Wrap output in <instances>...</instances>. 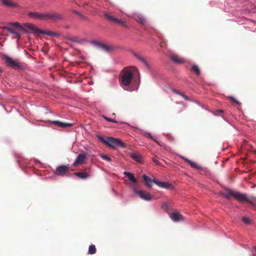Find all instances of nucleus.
Returning <instances> with one entry per match:
<instances>
[{
  "label": "nucleus",
  "mask_w": 256,
  "mask_h": 256,
  "mask_svg": "<svg viewBox=\"0 0 256 256\" xmlns=\"http://www.w3.org/2000/svg\"><path fill=\"white\" fill-rule=\"evenodd\" d=\"M10 25L14 26L17 28H18L21 30H23L26 33H28L30 32V31H28L27 30H26L24 26H22L18 22H10Z\"/></svg>",
  "instance_id": "obj_24"
},
{
  "label": "nucleus",
  "mask_w": 256,
  "mask_h": 256,
  "mask_svg": "<svg viewBox=\"0 0 256 256\" xmlns=\"http://www.w3.org/2000/svg\"><path fill=\"white\" fill-rule=\"evenodd\" d=\"M66 28H69V26H66Z\"/></svg>",
  "instance_id": "obj_48"
},
{
  "label": "nucleus",
  "mask_w": 256,
  "mask_h": 256,
  "mask_svg": "<svg viewBox=\"0 0 256 256\" xmlns=\"http://www.w3.org/2000/svg\"><path fill=\"white\" fill-rule=\"evenodd\" d=\"M144 136L146 138H150L153 140V138H152V134H150V132H145L144 134Z\"/></svg>",
  "instance_id": "obj_37"
},
{
  "label": "nucleus",
  "mask_w": 256,
  "mask_h": 256,
  "mask_svg": "<svg viewBox=\"0 0 256 256\" xmlns=\"http://www.w3.org/2000/svg\"><path fill=\"white\" fill-rule=\"evenodd\" d=\"M2 3L4 6L10 8H20L19 4L14 0H2Z\"/></svg>",
  "instance_id": "obj_9"
},
{
  "label": "nucleus",
  "mask_w": 256,
  "mask_h": 256,
  "mask_svg": "<svg viewBox=\"0 0 256 256\" xmlns=\"http://www.w3.org/2000/svg\"><path fill=\"white\" fill-rule=\"evenodd\" d=\"M98 140L104 145L112 148H115L119 146L122 148L125 147L124 143L120 139L115 138L112 137L104 138L102 136H98Z\"/></svg>",
  "instance_id": "obj_2"
},
{
  "label": "nucleus",
  "mask_w": 256,
  "mask_h": 256,
  "mask_svg": "<svg viewBox=\"0 0 256 256\" xmlns=\"http://www.w3.org/2000/svg\"><path fill=\"white\" fill-rule=\"evenodd\" d=\"M104 118L106 120H108V122H117L116 121V120H112V119L110 118H108V117H107L106 116H104Z\"/></svg>",
  "instance_id": "obj_35"
},
{
  "label": "nucleus",
  "mask_w": 256,
  "mask_h": 256,
  "mask_svg": "<svg viewBox=\"0 0 256 256\" xmlns=\"http://www.w3.org/2000/svg\"><path fill=\"white\" fill-rule=\"evenodd\" d=\"M38 34H42L50 36L58 37L60 36V34L58 32H53L50 30H40Z\"/></svg>",
  "instance_id": "obj_20"
},
{
  "label": "nucleus",
  "mask_w": 256,
  "mask_h": 256,
  "mask_svg": "<svg viewBox=\"0 0 256 256\" xmlns=\"http://www.w3.org/2000/svg\"><path fill=\"white\" fill-rule=\"evenodd\" d=\"M152 160L153 162H154L155 164H157V165H158V166H160V165H161V164H160V163L159 162V161H158V160H156V158H152Z\"/></svg>",
  "instance_id": "obj_36"
},
{
  "label": "nucleus",
  "mask_w": 256,
  "mask_h": 256,
  "mask_svg": "<svg viewBox=\"0 0 256 256\" xmlns=\"http://www.w3.org/2000/svg\"><path fill=\"white\" fill-rule=\"evenodd\" d=\"M180 158L184 160L185 162H187L192 168H194L197 170H201L202 169V168L197 163L188 160L184 156H182Z\"/></svg>",
  "instance_id": "obj_15"
},
{
  "label": "nucleus",
  "mask_w": 256,
  "mask_h": 256,
  "mask_svg": "<svg viewBox=\"0 0 256 256\" xmlns=\"http://www.w3.org/2000/svg\"><path fill=\"white\" fill-rule=\"evenodd\" d=\"M171 60L176 64H182L186 62V60L176 54H172L170 56Z\"/></svg>",
  "instance_id": "obj_14"
},
{
  "label": "nucleus",
  "mask_w": 256,
  "mask_h": 256,
  "mask_svg": "<svg viewBox=\"0 0 256 256\" xmlns=\"http://www.w3.org/2000/svg\"><path fill=\"white\" fill-rule=\"evenodd\" d=\"M79 16L82 20H88V18L87 17H86V16H84V15L82 14H80V15Z\"/></svg>",
  "instance_id": "obj_38"
},
{
  "label": "nucleus",
  "mask_w": 256,
  "mask_h": 256,
  "mask_svg": "<svg viewBox=\"0 0 256 256\" xmlns=\"http://www.w3.org/2000/svg\"><path fill=\"white\" fill-rule=\"evenodd\" d=\"M4 58L8 66L11 67L14 69L22 68V66L18 60H14L8 56H4Z\"/></svg>",
  "instance_id": "obj_6"
},
{
  "label": "nucleus",
  "mask_w": 256,
  "mask_h": 256,
  "mask_svg": "<svg viewBox=\"0 0 256 256\" xmlns=\"http://www.w3.org/2000/svg\"><path fill=\"white\" fill-rule=\"evenodd\" d=\"M91 43L92 44H93L94 45H95L96 46H98V47H100V45H101V43L99 42H98V41H96V40H93L91 42Z\"/></svg>",
  "instance_id": "obj_34"
},
{
  "label": "nucleus",
  "mask_w": 256,
  "mask_h": 256,
  "mask_svg": "<svg viewBox=\"0 0 256 256\" xmlns=\"http://www.w3.org/2000/svg\"><path fill=\"white\" fill-rule=\"evenodd\" d=\"M253 256H256V254H254L253 255Z\"/></svg>",
  "instance_id": "obj_49"
},
{
  "label": "nucleus",
  "mask_w": 256,
  "mask_h": 256,
  "mask_svg": "<svg viewBox=\"0 0 256 256\" xmlns=\"http://www.w3.org/2000/svg\"><path fill=\"white\" fill-rule=\"evenodd\" d=\"M229 98L230 100H232V102H233L235 104H237V105H238V106H240V103L237 100H236V99H234V98L232 96H230L229 97Z\"/></svg>",
  "instance_id": "obj_32"
},
{
  "label": "nucleus",
  "mask_w": 256,
  "mask_h": 256,
  "mask_svg": "<svg viewBox=\"0 0 256 256\" xmlns=\"http://www.w3.org/2000/svg\"><path fill=\"white\" fill-rule=\"evenodd\" d=\"M134 192L138 194L142 200H150L152 198V196L148 192L144 190H136L134 188Z\"/></svg>",
  "instance_id": "obj_8"
},
{
  "label": "nucleus",
  "mask_w": 256,
  "mask_h": 256,
  "mask_svg": "<svg viewBox=\"0 0 256 256\" xmlns=\"http://www.w3.org/2000/svg\"><path fill=\"white\" fill-rule=\"evenodd\" d=\"M100 48L102 50L107 52H109L112 50V47H111L110 46L103 44H101Z\"/></svg>",
  "instance_id": "obj_27"
},
{
  "label": "nucleus",
  "mask_w": 256,
  "mask_h": 256,
  "mask_svg": "<svg viewBox=\"0 0 256 256\" xmlns=\"http://www.w3.org/2000/svg\"><path fill=\"white\" fill-rule=\"evenodd\" d=\"M72 12L74 14H76V15H78V16H80V14L81 13H80V12H78V11L77 10H72Z\"/></svg>",
  "instance_id": "obj_39"
},
{
  "label": "nucleus",
  "mask_w": 256,
  "mask_h": 256,
  "mask_svg": "<svg viewBox=\"0 0 256 256\" xmlns=\"http://www.w3.org/2000/svg\"><path fill=\"white\" fill-rule=\"evenodd\" d=\"M24 27L28 31H30V32H33L34 34H38L40 29H38L34 24L30 23H24Z\"/></svg>",
  "instance_id": "obj_12"
},
{
  "label": "nucleus",
  "mask_w": 256,
  "mask_h": 256,
  "mask_svg": "<svg viewBox=\"0 0 256 256\" xmlns=\"http://www.w3.org/2000/svg\"><path fill=\"white\" fill-rule=\"evenodd\" d=\"M70 40L74 42H78L77 38L76 37H72Z\"/></svg>",
  "instance_id": "obj_41"
},
{
  "label": "nucleus",
  "mask_w": 256,
  "mask_h": 256,
  "mask_svg": "<svg viewBox=\"0 0 256 256\" xmlns=\"http://www.w3.org/2000/svg\"><path fill=\"white\" fill-rule=\"evenodd\" d=\"M172 92H174V94H178V95L180 94V92H178V90H175V89H172Z\"/></svg>",
  "instance_id": "obj_40"
},
{
  "label": "nucleus",
  "mask_w": 256,
  "mask_h": 256,
  "mask_svg": "<svg viewBox=\"0 0 256 256\" xmlns=\"http://www.w3.org/2000/svg\"><path fill=\"white\" fill-rule=\"evenodd\" d=\"M100 157L104 160H107L108 162H110L111 161V158L110 157L108 156H105V155H103V154H102L100 155Z\"/></svg>",
  "instance_id": "obj_33"
},
{
  "label": "nucleus",
  "mask_w": 256,
  "mask_h": 256,
  "mask_svg": "<svg viewBox=\"0 0 256 256\" xmlns=\"http://www.w3.org/2000/svg\"><path fill=\"white\" fill-rule=\"evenodd\" d=\"M242 222L245 224H252V220L248 217L246 216H243L242 218Z\"/></svg>",
  "instance_id": "obj_31"
},
{
  "label": "nucleus",
  "mask_w": 256,
  "mask_h": 256,
  "mask_svg": "<svg viewBox=\"0 0 256 256\" xmlns=\"http://www.w3.org/2000/svg\"><path fill=\"white\" fill-rule=\"evenodd\" d=\"M184 98L186 100H188V101L190 100V98H189L188 96H186V95H185V96L184 97Z\"/></svg>",
  "instance_id": "obj_42"
},
{
  "label": "nucleus",
  "mask_w": 256,
  "mask_h": 256,
  "mask_svg": "<svg viewBox=\"0 0 256 256\" xmlns=\"http://www.w3.org/2000/svg\"><path fill=\"white\" fill-rule=\"evenodd\" d=\"M216 112H223V111L222 110H218L216 111Z\"/></svg>",
  "instance_id": "obj_44"
},
{
  "label": "nucleus",
  "mask_w": 256,
  "mask_h": 256,
  "mask_svg": "<svg viewBox=\"0 0 256 256\" xmlns=\"http://www.w3.org/2000/svg\"><path fill=\"white\" fill-rule=\"evenodd\" d=\"M256 154V150H255Z\"/></svg>",
  "instance_id": "obj_51"
},
{
  "label": "nucleus",
  "mask_w": 256,
  "mask_h": 256,
  "mask_svg": "<svg viewBox=\"0 0 256 256\" xmlns=\"http://www.w3.org/2000/svg\"><path fill=\"white\" fill-rule=\"evenodd\" d=\"M134 56L140 62H142L146 66L148 67V64L146 60L138 54H134Z\"/></svg>",
  "instance_id": "obj_29"
},
{
  "label": "nucleus",
  "mask_w": 256,
  "mask_h": 256,
  "mask_svg": "<svg viewBox=\"0 0 256 256\" xmlns=\"http://www.w3.org/2000/svg\"><path fill=\"white\" fill-rule=\"evenodd\" d=\"M96 252V248L94 245L92 244L89 246L88 253L90 254H94Z\"/></svg>",
  "instance_id": "obj_30"
},
{
  "label": "nucleus",
  "mask_w": 256,
  "mask_h": 256,
  "mask_svg": "<svg viewBox=\"0 0 256 256\" xmlns=\"http://www.w3.org/2000/svg\"><path fill=\"white\" fill-rule=\"evenodd\" d=\"M130 156L133 160L138 162H140L142 160V157L138 153H132Z\"/></svg>",
  "instance_id": "obj_25"
},
{
  "label": "nucleus",
  "mask_w": 256,
  "mask_h": 256,
  "mask_svg": "<svg viewBox=\"0 0 256 256\" xmlns=\"http://www.w3.org/2000/svg\"><path fill=\"white\" fill-rule=\"evenodd\" d=\"M69 168L64 165L60 166L57 167L55 174L57 175L64 176L68 172Z\"/></svg>",
  "instance_id": "obj_13"
},
{
  "label": "nucleus",
  "mask_w": 256,
  "mask_h": 256,
  "mask_svg": "<svg viewBox=\"0 0 256 256\" xmlns=\"http://www.w3.org/2000/svg\"><path fill=\"white\" fill-rule=\"evenodd\" d=\"M191 70L194 72L198 76L200 74V69L196 64H194L192 66Z\"/></svg>",
  "instance_id": "obj_28"
},
{
  "label": "nucleus",
  "mask_w": 256,
  "mask_h": 256,
  "mask_svg": "<svg viewBox=\"0 0 256 256\" xmlns=\"http://www.w3.org/2000/svg\"><path fill=\"white\" fill-rule=\"evenodd\" d=\"M182 110H180L179 112H182Z\"/></svg>",
  "instance_id": "obj_45"
},
{
  "label": "nucleus",
  "mask_w": 256,
  "mask_h": 256,
  "mask_svg": "<svg viewBox=\"0 0 256 256\" xmlns=\"http://www.w3.org/2000/svg\"><path fill=\"white\" fill-rule=\"evenodd\" d=\"M63 19V16L58 12H45L44 13V20H52L54 22Z\"/></svg>",
  "instance_id": "obj_4"
},
{
  "label": "nucleus",
  "mask_w": 256,
  "mask_h": 256,
  "mask_svg": "<svg viewBox=\"0 0 256 256\" xmlns=\"http://www.w3.org/2000/svg\"><path fill=\"white\" fill-rule=\"evenodd\" d=\"M2 72V70L0 69V72Z\"/></svg>",
  "instance_id": "obj_50"
},
{
  "label": "nucleus",
  "mask_w": 256,
  "mask_h": 256,
  "mask_svg": "<svg viewBox=\"0 0 256 256\" xmlns=\"http://www.w3.org/2000/svg\"><path fill=\"white\" fill-rule=\"evenodd\" d=\"M1 0V2H2V0Z\"/></svg>",
  "instance_id": "obj_52"
},
{
  "label": "nucleus",
  "mask_w": 256,
  "mask_h": 256,
  "mask_svg": "<svg viewBox=\"0 0 256 256\" xmlns=\"http://www.w3.org/2000/svg\"><path fill=\"white\" fill-rule=\"evenodd\" d=\"M163 44H160V46H162Z\"/></svg>",
  "instance_id": "obj_46"
},
{
  "label": "nucleus",
  "mask_w": 256,
  "mask_h": 256,
  "mask_svg": "<svg viewBox=\"0 0 256 256\" xmlns=\"http://www.w3.org/2000/svg\"><path fill=\"white\" fill-rule=\"evenodd\" d=\"M124 174L130 181V183L129 184V186L133 190V191L134 192V188H136V190H138V180L134 176V174L128 172H124Z\"/></svg>",
  "instance_id": "obj_5"
},
{
  "label": "nucleus",
  "mask_w": 256,
  "mask_h": 256,
  "mask_svg": "<svg viewBox=\"0 0 256 256\" xmlns=\"http://www.w3.org/2000/svg\"><path fill=\"white\" fill-rule=\"evenodd\" d=\"M179 95L182 96L183 98L185 96V94L181 92H180V94Z\"/></svg>",
  "instance_id": "obj_43"
},
{
  "label": "nucleus",
  "mask_w": 256,
  "mask_h": 256,
  "mask_svg": "<svg viewBox=\"0 0 256 256\" xmlns=\"http://www.w3.org/2000/svg\"><path fill=\"white\" fill-rule=\"evenodd\" d=\"M104 16L106 18L108 19L110 21L114 22L116 23L119 24L124 26H126V22L122 20H118L117 18L114 17L113 16L110 15L108 13H105L104 14Z\"/></svg>",
  "instance_id": "obj_11"
},
{
  "label": "nucleus",
  "mask_w": 256,
  "mask_h": 256,
  "mask_svg": "<svg viewBox=\"0 0 256 256\" xmlns=\"http://www.w3.org/2000/svg\"><path fill=\"white\" fill-rule=\"evenodd\" d=\"M138 73L137 68L134 66H130L124 68L121 72L120 78V84L124 88L128 86L132 82L134 74Z\"/></svg>",
  "instance_id": "obj_1"
},
{
  "label": "nucleus",
  "mask_w": 256,
  "mask_h": 256,
  "mask_svg": "<svg viewBox=\"0 0 256 256\" xmlns=\"http://www.w3.org/2000/svg\"><path fill=\"white\" fill-rule=\"evenodd\" d=\"M234 198L240 202H248L254 206H256V204L253 202V200L256 201V197L251 196L250 198L248 197L246 194L236 192H235Z\"/></svg>",
  "instance_id": "obj_3"
},
{
  "label": "nucleus",
  "mask_w": 256,
  "mask_h": 256,
  "mask_svg": "<svg viewBox=\"0 0 256 256\" xmlns=\"http://www.w3.org/2000/svg\"><path fill=\"white\" fill-rule=\"evenodd\" d=\"M86 154H79L76 158L72 166L76 167L79 164H82L86 162Z\"/></svg>",
  "instance_id": "obj_10"
},
{
  "label": "nucleus",
  "mask_w": 256,
  "mask_h": 256,
  "mask_svg": "<svg viewBox=\"0 0 256 256\" xmlns=\"http://www.w3.org/2000/svg\"><path fill=\"white\" fill-rule=\"evenodd\" d=\"M142 177L144 178V182L146 185L148 187L151 188L152 184V182H154V180H152L145 174H144Z\"/></svg>",
  "instance_id": "obj_23"
},
{
  "label": "nucleus",
  "mask_w": 256,
  "mask_h": 256,
  "mask_svg": "<svg viewBox=\"0 0 256 256\" xmlns=\"http://www.w3.org/2000/svg\"><path fill=\"white\" fill-rule=\"evenodd\" d=\"M154 182L161 188H166L167 189H172L173 188V186L171 184L167 182H162L154 180Z\"/></svg>",
  "instance_id": "obj_16"
},
{
  "label": "nucleus",
  "mask_w": 256,
  "mask_h": 256,
  "mask_svg": "<svg viewBox=\"0 0 256 256\" xmlns=\"http://www.w3.org/2000/svg\"><path fill=\"white\" fill-rule=\"evenodd\" d=\"M2 28L8 30L10 33L15 35L16 37L18 39V41L20 39V38L21 37V34H19L18 32L15 30H14V29H12V28L8 27V26H4Z\"/></svg>",
  "instance_id": "obj_21"
},
{
  "label": "nucleus",
  "mask_w": 256,
  "mask_h": 256,
  "mask_svg": "<svg viewBox=\"0 0 256 256\" xmlns=\"http://www.w3.org/2000/svg\"><path fill=\"white\" fill-rule=\"evenodd\" d=\"M170 218L174 222H178L184 220L183 216L179 212H173L170 214Z\"/></svg>",
  "instance_id": "obj_18"
},
{
  "label": "nucleus",
  "mask_w": 256,
  "mask_h": 256,
  "mask_svg": "<svg viewBox=\"0 0 256 256\" xmlns=\"http://www.w3.org/2000/svg\"><path fill=\"white\" fill-rule=\"evenodd\" d=\"M135 20L142 24H144L146 23L145 18L142 15H138L135 16Z\"/></svg>",
  "instance_id": "obj_26"
},
{
  "label": "nucleus",
  "mask_w": 256,
  "mask_h": 256,
  "mask_svg": "<svg viewBox=\"0 0 256 256\" xmlns=\"http://www.w3.org/2000/svg\"><path fill=\"white\" fill-rule=\"evenodd\" d=\"M28 16L31 18L42 20H44V13H39L37 12H30L28 13Z\"/></svg>",
  "instance_id": "obj_17"
},
{
  "label": "nucleus",
  "mask_w": 256,
  "mask_h": 256,
  "mask_svg": "<svg viewBox=\"0 0 256 256\" xmlns=\"http://www.w3.org/2000/svg\"><path fill=\"white\" fill-rule=\"evenodd\" d=\"M254 249L256 250V246L254 247Z\"/></svg>",
  "instance_id": "obj_47"
},
{
  "label": "nucleus",
  "mask_w": 256,
  "mask_h": 256,
  "mask_svg": "<svg viewBox=\"0 0 256 256\" xmlns=\"http://www.w3.org/2000/svg\"><path fill=\"white\" fill-rule=\"evenodd\" d=\"M74 175L82 180H86L91 176L90 168H86L82 172L74 173Z\"/></svg>",
  "instance_id": "obj_7"
},
{
  "label": "nucleus",
  "mask_w": 256,
  "mask_h": 256,
  "mask_svg": "<svg viewBox=\"0 0 256 256\" xmlns=\"http://www.w3.org/2000/svg\"><path fill=\"white\" fill-rule=\"evenodd\" d=\"M220 194L221 196L228 199H230L232 196L234 197L235 192H234L232 190L228 189L226 190V192H220Z\"/></svg>",
  "instance_id": "obj_22"
},
{
  "label": "nucleus",
  "mask_w": 256,
  "mask_h": 256,
  "mask_svg": "<svg viewBox=\"0 0 256 256\" xmlns=\"http://www.w3.org/2000/svg\"><path fill=\"white\" fill-rule=\"evenodd\" d=\"M50 123L62 128H70L72 126V124L71 123L63 122L58 120L52 121Z\"/></svg>",
  "instance_id": "obj_19"
}]
</instances>
